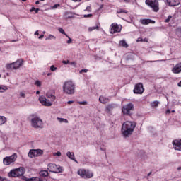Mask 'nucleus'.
I'll use <instances>...</instances> for the list:
<instances>
[{
	"label": "nucleus",
	"instance_id": "f257e3e1",
	"mask_svg": "<svg viewBox=\"0 0 181 181\" xmlns=\"http://www.w3.org/2000/svg\"><path fill=\"white\" fill-rule=\"evenodd\" d=\"M136 127V123L135 122L127 121L123 123L122 127V132L123 136H125V138H127L129 136V135H132V132H134Z\"/></svg>",
	"mask_w": 181,
	"mask_h": 181
},
{
	"label": "nucleus",
	"instance_id": "f03ea898",
	"mask_svg": "<svg viewBox=\"0 0 181 181\" xmlns=\"http://www.w3.org/2000/svg\"><path fill=\"white\" fill-rule=\"evenodd\" d=\"M63 91L65 94L71 95L76 93V85L71 81L64 82L63 85Z\"/></svg>",
	"mask_w": 181,
	"mask_h": 181
},
{
	"label": "nucleus",
	"instance_id": "7ed1b4c3",
	"mask_svg": "<svg viewBox=\"0 0 181 181\" xmlns=\"http://www.w3.org/2000/svg\"><path fill=\"white\" fill-rule=\"evenodd\" d=\"M8 175V177H20V176L25 175V168L20 167L18 168L11 170Z\"/></svg>",
	"mask_w": 181,
	"mask_h": 181
},
{
	"label": "nucleus",
	"instance_id": "20e7f679",
	"mask_svg": "<svg viewBox=\"0 0 181 181\" xmlns=\"http://www.w3.org/2000/svg\"><path fill=\"white\" fill-rule=\"evenodd\" d=\"M22 66H23V59H20L11 64H8L6 65V69L7 70H17V69L22 67Z\"/></svg>",
	"mask_w": 181,
	"mask_h": 181
},
{
	"label": "nucleus",
	"instance_id": "39448f33",
	"mask_svg": "<svg viewBox=\"0 0 181 181\" xmlns=\"http://www.w3.org/2000/svg\"><path fill=\"white\" fill-rule=\"evenodd\" d=\"M31 127L33 128H43V121L37 116H35L31 119Z\"/></svg>",
	"mask_w": 181,
	"mask_h": 181
},
{
	"label": "nucleus",
	"instance_id": "423d86ee",
	"mask_svg": "<svg viewBox=\"0 0 181 181\" xmlns=\"http://www.w3.org/2000/svg\"><path fill=\"white\" fill-rule=\"evenodd\" d=\"M47 168L49 172H52L53 173H62L63 172V168L54 163H49Z\"/></svg>",
	"mask_w": 181,
	"mask_h": 181
},
{
	"label": "nucleus",
	"instance_id": "0eeeda50",
	"mask_svg": "<svg viewBox=\"0 0 181 181\" xmlns=\"http://www.w3.org/2000/svg\"><path fill=\"white\" fill-rule=\"evenodd\" d=\"M78 175H79L81 177H83V179H91V177L94 176L93 172L84 169H79L78 170Z\"/></svg>",
	"mask_w": 181,
	"mask_h": 181
},
{
	"label": "nucleus",
	"instance_id": "6e6552de",
	"mask_svg": "<svg viewBox=\"0 0 181 181\" xmlns=\"http://www.w3.org/2000/svg\"><path fill=\"white\" fill-rule=\"evenodd\" d=\"M146 5L150 6L153 12H158L159 11V1L158 0H146Z\"/></svg>",
	"mask_w": 181,
	"mask_h": 181
},
{
	"label": "nucleus",
	"instance_id": "1a4fd4ad",
	"mask_svg": "<svg viewBox=\"0 0 181 181\" xmlns=\"http://www.w3.org/2000/svg\"><path fill=\"white\" fill-rule=\"evenodd\" d=\"M132 111H134V104L133 103H128L126 105H124L122 109V112L124 114V115L131 116Z\"/></svg>",
	"mask_w": 181,
	"mask_h": 181
},
{
	"label": "nucleus",
	"instance_id": "9d476101",
	"mask_svg": "<svg viewBox=\"0 0 181 181\" xmlns=\"http://www.w3.org/2000/svg\"><path fill=\"white\" fill-rule=\"evenodd\" d=\"M18 158V156L16 154H13L11 156H7L3 159V163L4 165H6V166L11 165V163H13L16 160V158Z\"/></svg>",
	"mask_w": 181,
	"mask_h": 181
},
{
	"label": "nucleus",
	"instance_id": "9b49d317",
	"mask_svg": "<svg viewBox=\"0 0 181 181\" xmlns=\"http://www.w3.org/2000/svg\"><path fill=\"white\" fill-rule=\"evenodd\" d=\"M43 154V151L40 149H37V150H30V152L28 153V156L30 158H37V156H40V155Z\"/></svg>",
	"mask_w": 181,
	"mask_h": 181
},
{
	"label": "nucleus",
	"instance_id": "f8f14e48",
	"mask_svg": "<svg viewBox=\"0 0 181 181\" xmlns=\"http://www.w3.org/2000/svg\"><path fill=\"white\" fill-rule=\"evenodd\" d=\"M133 91L134 94H142L144 91H145V89L144 88V84H142V83L136 84Z\"/></svg>",
	"mask_w": 181,
	"mask_h": 181
},
{
	"label": "nucleus",
	"instance_id": "ddd939ff",
	"mask_svg": "<svg viewBox=\"0 0 181 181\" xmlns=\"http://www.w3.org/2000/svg\"><path fill=\"white\" fill-rule=\"evenodd\" d=\"M121 32V28H119V25L117 24V23H113L110 25V33L112 35H114V33H119Z\"/></svg>",
	"mask_w": 181,
	"mask_h": 181
},
{
	"label": "nucleus",
	"instance_id": "4468645a",
	"mask_svg": "<svg viewBox=\"0 0 181 181\" xmlns=\"http://www.w3.org/2000/svg\"><path fill=\"white\" fill-rule=\"evenodd\" d=\"M39 101L42 105H44L45 107H51L52 103L50 100H47L46 97L45 96H40L39 98Z\"/></svg>",
	"mask_w": 181,
	"mask_h": 181
},
{
	"label": "nucleus",
	"instance_id": "2eb2a0df",
	"mask_svg": "<svg viewBox=\"0 0 181 181\" xmlns=\"http://www.w3.org/2000/svg\"><path fill=\"white\" fill-rule=\"evenodd\" d=\"M173 148L175 151H181V139H175L172 142Z\"/></svg>",
	"mask_w": 181,
	"mask_h": 181
},
{
	"label": "nucleus",
	"instance_id": "dca6fc26",
	"mask_svg": "<svg viewBox=\"0 0 181 181\" xmlns=\"http://www.w3.org/2000/svg\"><path fill=\"white\" fill-rule=\"evenodd\" d=\"M174 74H179L181 73V62L177 63L171 70Z\"/></svg>",
	"mask_w": 181,
	"mask_h": 181
},
{
	"label": "nucleus",
	"instance_id": "f3484780",
	"mask_svg": "<svg viewBox=\"0 0 181 181\" xmlns=\"http://www.w3.org/2000/svg\"><path fill=\"white\" fill-rule=\"evenodd\" d=\"M168 6H177L180 5V1L179 0H166Z\"/></svg>",
	"mask_w": 181,
	"mask_h": 181
},
{
	"label": "nucleus",
	"instance_id": "a211bd4d",
	"mask_svg": "<svg viewBox=\"0 0 181 181\" xmlns=\"http://www.w3.org/2000/svg\"><path fill=\"white\" fill-rule=\"evenodd\" d=\"M115 107H117V105L114 103L109 104L106 106L105 111L107 114H111V111H112Z\"/></svg>",
	"mask_w": 181,
	"mask_h": 181
},
{
	"label": "nucleus",
	"instance_id": "6ab92c4d",
	"mask_svg": "<svg viewBox=\"0 0 181 181\" xmlns=\"http://www.w3.org/2000/svg\"><path fill=\"white\" fill-rule=\"evenodd\" d=\"M47 97L51 99V101L53 102L56 100V96L54 95V91L49 90L47 93Z\"/></svg>",
	"mask_w": 181,
	"mask_h": 181
},
{
	"label": "nucleus",
	"instance_id": "aec40b11",
	"mask_svg": "<svg viewBox=\"0 0 181 181\" xmlns=\"http://www.w3.org/2000/svg\"><path fill=\"white\" fill-rule=\"evenodd\" d=\"M99 103H101V104H107V103H110V98L100 95L99 97Z\"/></svg>",
	"mask_w": 181,
	"mask_h": 181
},
{
	"label": "nucleus",
	"instance_id": "412c9836",
	"mask_svg": "<svg viewBox=\"0 0 181 181\" xmlns=\"http://www.w3.org/2000/svg\"><path fill=\"white\" fill-rule=\"evenodd\" d=\"M141 25H149V23H155V21L151 20L149 18L147 19H141L140 20Z\"/></svg>",
	"mask_w": 181,
	"mask_h": 181
},
{
	"label": "nucleus",
	"instance_id": "4be33fe9",
	"mask_svg": "<svg viewBox=\"0 0 181 181\" xmlns=\"http://www.w3.org/2000/svg\"><path fill=\"white\" fill-rule=\"evenodd\" d=\"M66 156H68V158H69V159H71L72 160H74V162H76V163H77V160H76V158H74V153H71L70 151H68L66 153Z\"/></svg>",
	"mask_w": 181,
	"mask_h": 181
},
{
	"label": "nucleus",
	"instance_id": "5701e85b",
	"mask_svg": "<svg viewBox=\"0 0 181 181\" xmlns=\"http://www.w3.org/2000/svg\"><path fill=\"white\" fill-rule=\"evenodd\" d=\"M73 16H71V13L66 11L64 13V19H71Z\"/></svg>",
	"mask_w": 181,
	"mask_h": 181
},
{
	"label": "nucleus",
	"instance_id": "b1692460",
	"mask_svg": "<svg viewBox=\"0 0 181 181\" xmlns=\"http://www.w3.org/2000/svg\"><path fill=\"white\" fill-rule=\"evenodd\" d=\"M40 176H42V177H47L49 176V172L47 170H41L40 172Z\"/></svg>",
	"mask_w": 181,
	"mask_h": 181
},
{
	"label": "nucleus",
	"instance_id": "393cba45",
	"mask_svg": "<svg viewBox=\"0 0 181 181\" xmlns=\"http://www.w3.org/2000/svg\"><path fill=\"white\" fill-rule=\"evenodd\" d=\"M26 181H46V179H42L40 177H32L30 179H26Z\"/></svg>",
	"mask_w": 181,
	"mask_h": 181
},
{
	"label": "nucleus",
	"instance_id": "a878e982",
	"mask_svg": "<svg viewBox=\"0 0 181 181\" xmlns=\"http://www.w3.org/2000/svg\"><path fill=\"white\" fill-rule=\"evenodd\" d=\"M119 46H122V47H125L126 49L128 47V45L127 44V42L125 40H122L119 41Z\"/></svg>",
	"mask_w": 181,
	"mask_h": 181
},
{
	"label": "nucleus",
	"instance_id": "bb28decb",
	"mask_svg": "<svg viewBox=\"0 0 181 181\" xmlns=\"http://www.w3.org/2000/svg\"><path fill=\"white\" fill-rule=\"evenodd\" d=\"M6 122V117L5 116H0V127Z\"/></svg>",
	"mask_w": 181,
	"mask_h": 181
},
{
	"label": "nucleus",
	"instance_id": "cd10ccee",
	"mask_svg": "<svg viewBox=\"0 0 181 181\" xmlns=\"http://www.w3.org/2000/svg\"><path fill=\"white\" fill-rule=\"evenodd\" d=\"M58 30H59V32L60 33H62V35H64L66 36V37H69V35H67V34L66 33V32L64 31V30L63 28H59L58 29Z\"/></svg>",
	"mask_w": 181,
	"mask_h": 181
},
{
	"label": "nucleus",
	"instance_id": "c85d7f7f",
	"mask_svg": "<svg viewBox=\"0 0 181 181\" xmlns=\"http://www.w3.org/2000/svg\"><path fill=\"white\" fill-rule=\"evenodd\" d=\"M95 29L98 30L100 29V27L98 25H96L95 27H90L88 28V32H93V30H95Z\"/></svg>",
	"mask_w": 181,
	"mask_h": 181
},
{
	"label": "nucleus",
	"instance_id": "c756f323",
	"mask_svg": "<svg viewBox=\"0 0 181 181\" xmlns=\"http://www.w3.org/2000/svg\"><path fill=\"white\" fill-rule=\"evenodd\" d=\"M6 90H8V87L0 85V93H4V91H6Z\"/></svg>",
	"mask_w": 181,
	"mask_h": 181
},
{
	"label": "nucleus",
	"instance_id": "7c9ffc66",
	"mask_svg": "<svg viewBox=\"0 0 181 181\" xmlns=\"http://www.w3.org/2000/svg\"><path fill=\"white\" fill-rule=\"evenodd\" d=\"M58 121H59V122H64L65 124L69 123V120H67L66 119H63V118H57Z\"/></svg>",
	"mask_w": 181,
	"mask_h": 181
},
{
	"label": "nucleus",
	"instance_id": "2f4dec72",
	"mask_svg": "<svg viewBox=\"0 0 181 181\" xmlns=\"http://www.w3.org/2000/svg\"><path fill=\"white\" fill-rule=\"evenodd\" d=\"M39 11H40V9L36 8L35 7H32V8L30 10V11L35 12V13H39Z\"/></svg>",
	"mask_w": 181,
	"mask_h": 181
},
{
	"label": "nucleus",
	"instance_id": "473e14b6",
	"mask_svg": "<svg viewBox=\"0 0 181 181\" xmlns=\"http://www.w3.org/2000/svg\"><path fill=\"white\" fill-rule=\"evenodd\" d=\"M52 39L56 40V37L53 35H49L48 37L45 39V40H52Z\"/></svg>",
	"mask_w": 181,
	"mask_h": 181
},
{
	"label": "nucleus",
	"instance_id": "72a5a7b5",
	"mask_svg": "<svg viewBox=\"0 0 181 181\" xmlns=\"http://www.w3.org/2000/svg\"><path fill=\"white\" fill-rule=\"evenodd\" d=\"M117 13H128V11L121 8V9H119Z\"/></svg>",
	"mask_w": 181,
	"mask_h": 181
},
{
	"label": "nucleus",
	"instance_id": "f704fd0d",
	"mask_svg": "<svg viewBox=\"0 0 181 181\" xmlns=\"http://www.w3.org/2000/svg\"><path fill=\"white\" fill-rule=\"evenodd\" d=\"M158 104H159V102H158V101H154V102H153V103H151V107H158Z\"/></svg>",
	"mask_w": 181,
	"mask_h": 181
},
{
	"label": "nucleus",
	"instance_id": "c9c22d12",
	"mask_svg": "<svg viewBox=\"0 0 181 181\" xmlns=\"http://www.w3.org/2000/svg\"><path fill=\"white\" fill-rule=\"evenodd\" d=\"M170 19H172V16H168L167 19L165 20V23H169L170 22Z\"/></svg>",
	"mask_w": 181,
	"mask_h": 181
},
{
	"label": "nucleus",
	"instance_id": "e433bc0d",
	"mask_svg": "<svg viewBox=\"0 0 181 181\" xmlns=\"http://www.w3.org/2000/svg\"><path fill=\"white\" fill-rule=\"evenodd\" d=\"M91 11H92L91 6H88L84 10V12H91Z\"/></svg>",
	"mask_w": 181,
	"mask_h": 181
},
{
	"label": "nucleus",
	"instance_id": "4c0bfd02",
	"mask_svg": "<svg viewBox=\"0 0 181 181\" xmlns=\"http://www.w3.org/2000/svg\"><path fill=\"white\" fill-rule=\"evenodd\" d=\"M60 6L59 4H54V6H51V9H57Z\"/></svg>",
	"mask_w": 181,
	"mask_h": 181
},
{
	"label": "nucleus",
	"instance_id": "58836bf2",
	"mask_svg": "<svg viewBox=\"0 0 181 181\" xmlns=\"http://www.w3.org/2000/svg\"><path fill=\"white\" fill-rule=\"evenodd\" d=\"M78 104H79V105H87L88 103L87 101H82V102L78 101Z\"/></svg>",
	"mask_w": 181,
	"mask_h": 181
},
{
	"label": "nucleus",
	"instance_id": "ea45409f",
	"mask_svg": "<svg viewBox=\"0 0 181 181\" xmlns=\"http://www.w3.org/2000/svg\"><path fill=\"white\" fill-rule=\"evenodd\" d=\"M35 85L37 87H40V86H42V83L40 82V81H36Z\"/></svg>",
	"mask_w": 181,
	"mask_h": 181
},
{
	"label": "nucleus",
	"instance_id": "a19ab883",
	"mask_svg": "<svg viewBox=\"0 0 181 181\" xmlns=\"http://www.w3.org/2000/svg\"><path fill=\"white\" fill-rule=\"evenodd\" d=\"M57 70V68L54 66V65L51 66L50 71H56Z\"/></svg>",
	"mask_w": 181,
	"mask_h": 181
},
{
	"label": "nucleus",
	"instance_id": "79ce46f5",
	"mask_svg": "<svg viewBox=\"0 0 181 181\" xmlns=\"http://www.w3.org/2000/svg\"><path fill=\"white\" fill-rule=\"evenodd\" d=\"M93 16V14H85L83 16V18H91Z\"/></svg>",
	"mask_w": 181,
	"mask_h": 181
},
{
	"label": "nucleus",
	"instance_id": "37998d69",
	"mask_svg": "<svg viewBox=\"0 0 181 181\" xmlns=\"http://www.w3.org/2000/svg\"><path fill=\"white\" fill-rule=\"evenodd\" d=\"M62 63H63V64H70V61H69V60H67V61L64 60V61H62Z\"/></svg>",
	"mask_w": 181,
	"mask_h": 181
},
{
	"label": "nucleus",
	"instance_id": "c03bdc74",
	"mask_svg": "<svg viewBox=\"0 0 181 181\" xmlns=\"http://www.w3.org/2000/svg\"><path fill=\"white\" fill-rule=\"evenodd\" d=\"M87 71H88V69H81L79 73L81 74L82 73H87Z\"/></svg>",
	"mask_w": 181,
	"mask_h": 181
},
{
	"label": "nucleus",
	"instance_id": "a18cd8bd",
	"mask_svg": "<svg viewBox=\"0 0 181 181\" xmlns=\"http://www.w3.org/2000/svg\"><path fill=\"white\" fill-rule=\"evenodd\" d=\"M20 95H21L23 98H25L26 97V95H25V93H23V92H21V93H20Z\"/></svg>",
	"mask_w": 181,
	"mask_h": 181
},
{
	"label": "nucleus",
	"instance_id": "49530a36",
	"mask_svg": "<svg viewBox=\"0 0 181 181\" xmlns=\"http://www.w3.org/2000/svg\"><path fill=\"white\" fill-rule=\"evenodd\" d=\"M54 155H57V156H62V153L60 151H57Z\"/></svg>",
	"mask_w": 181,
	"mask_h": 181
},
{
	"label": "nucleus",
	"instance_id": "de8ad7c7",
	"mask_svg": "<svg viewBox=\"0 0 181 181\" xmlns=\"http://www.w3.org/2000/svg\"><path fill=\"white\" fill-rule=\"evenodd\" d=\"M68 39H69V40L67 41V43H68V45H70V43H71L73 40H71V38H70V37H69Z\"/></svg>",
	"mask_w": 181,
	"mask_h": 181
},
{
	"label": "nucleus",
	"instance_id": "09e8293b",
	"mask_svg": "<svg viewBox=\"0 0 181 181\" xmlns=\"http://www.w3.org/2000/svg\"><path fill=\"white\" fill-rule=\"evenodd\" d=\"M136 42H144V39H142L141 37H139Z\"/></svg>",
	"mask_w": 181,
	"mask_h": 181
},
{
	"label": "nucleus",
	"instance_id": "8fccbe9b",
	"mask_svg": "<svg viewBox=\"0 0 181 181\" xmlns=\"http://www.w3.org/2000/svg\"><path fill=\"white\" fill-rule=\"evenodd\" d=\"M69 64H71V66H76V62H69Z\"/></svg>",
	"mask_w": 181,
	"mask_h": 181
},
{
	"label": "nucleus",
	"instance_id": "3c124183",
	"mask_svg": "<svg viewBox=\"0 0 181 181\" xmlns=\"http://www.w3.org/2000/svg\"><path fill=\"white\" fill-rule=\"evenodd\" d=\"M43 37H45V35H41L38 37V39H43Z\"/></svg>",
	"mask_w": 181,
	"mask_h": 181
},
{
	"label": "nucleus",
	"instance_id": "603ef678",
	"mask_svg": "<svg viewBox=\"0 0 181 181\" xmlns=\"http://www.w3.org/2000/svg\"><path fill=\"white\" fill-rule=\"evenodd\" d=\"M0 181H6V178H2V177L0 176Z\"/></svg>",
	"mask_w": 181,
	"mask_h": 181
},
{
	"label": "nucleus",
	"instance_id": "864d4df0",
	"mask_svg": "<svg viewBox=\"0 0 181 181\" xmlns=\"http://www.w3.org/2000/svg\"><path fill=\"white\" fill-rule=\"evenodd\" d=\"M73 103H74V101L69 100V101L67 102V104H73Z\"/></svg>",
	"mask_w": 181,
	"mask_h": 181
},
{
	"label": "nucleus",
	"instance_id": "5fc2aeb1",
	"mask_svg": "<svg viewBox=\"0 0 181 181\" xmlns=\"http://www.w3.org/2000/svg\"><path fill=\"white\" fill-rule=\"evenodd\" d=\"M165 112L166 114H170V110L168 109Z\"/></svg>",
	"mask_w": 181,
	"mask_h": 181
},
{
	"label": "nucleus",
	"instance_id": "6e6d98bb",
	"mask_svg": "<svg viewBox=\"0 0 181 181\" xmlns=\"http://www.w3.org/2000/svg\"><path fill=\"white\" fill-rule=\"evenodd\" d=\"M35 35H36L37 36H39V30H37V31L35 33Z\"/></svg>",
	"mask_w": 181,
	"mask_h": 181
},
{
	"label": "nucleus",
	"instance_id": "4d7b16f0",
	"mask_svg": "<svg viewBox=\"0 0 181 181\" xmlns=\"http://www.w3.org/2000/svg\"><path fill=\"white\" fill-rule=\"evenodd\" d=\"M74 2H81L82 0H72Z\"/></svg>",
	"mask_w": 181,
	"mask_h": 181
},
{
	"label": "nucleus",
	"instance_id": "13d9d810",
	"mask_svg": "<svg viewBox=\"0 0 181 181\" xmlns=\"http://www.w3.org/2000/svg\"><path fill=\"white\" fill-rule=\"evenodd\" d=\"M178 87H181V81L177 84Z\"/></svg>",
	"mask_w": 181,
	"mask_h": 181
},
{
	"label": "nucleus",
	"instance_id": "bf43d9fd",
	"mask_svg": "<svg viewBox=\"0 0 181 181\" xmlns=\"http://www.w3.org/2000/svg\"><path fill=\"white\" fill-rule=\"evenodd\" d=\"M39 4H40V2L39 1H37L35 2V5H39Z\"/></svg>",
	"mask_w": 181,
	"mask_h": 181
},
{
	"label": "nucleus",
	"instance_id": "052dcab7",
	"mask_svg": "<svg viewBox=\"0 0 181 181\" xmlns=\"http://www.w3.org/2000/svg\"><path fill=\"white\" fill-rule=\"evenodd\" d=\"M151 175H152V171H151V172L147 175V176H151Z\"/></svg>",
	"mask_w": 181,
	"mask_h": 181
},
{
	"label": "nucleus",
	"instance_id": "680f3d73",
	"mask_svg": "<svg viewBox=\"0 0 181 181\" xmlns=\"http://www.w3.org/2000/svg\"><path fill=\"white\" fill-rule=\"evenodd\" d=\"M143 42H148V39L145 38L144 40H143Z\"/></svg>",
	"mask_w": 181,
	"mask_h": 181
},
{
	"label": "nucleus",
	"instance_id": "e2e57ef3",
	"mask_svg": "<svg viewBox=\"0 0 181 181\" xmlns=\"http://www.w3.org/2000/svg\"><path fill=\"white\" fill-rule=\"evenodd\" d=\"M177 169V170H181V167H178Z\"/></svg>",
	"mask_w": 181,
	"mask_h": 181
},
{
	"label": "nucleus",
	"instance_id": "0e129e2a",
	"mask_svg": "<svg viewBox=\"0 0 181 181\" xmlns=\"http://www.w3.org/2000/svg\"><path fill=\"white\" fill-rule=\"evenodd\" d=\"M36 94H40V91L37 90V91L36 92Z\"/></svg>",
	"mask_w": 181,
	"mask_h": 181
},
{
	"label": "nucleus",
	"instance_id": "69168bd1",
	"mask_svg": "<svg viewBox=\"0 0 181 181\" xmlns=\"http://www.w3.org/2000/svg\"><path fill=\"white\" fill-rule=\"evenodd\" d=\"M124 2H128L129 0H123Z\"/></svg>",
	"mask_w": 181,
	"mask_h": 181
},
{
	"label": "nucleus",
	"instance_id": "338daca9",
	"mask_svg": "<svg viewBox=\"0 0 181 181\" xmlns=\"http://www.w3.org/2000/svg\"><path fill=\"white\" fill-rule=\"evenodd\" d=\"M147 63H152V61H148Z\"/></svg>",
	"mask_w": 181,
	"mask_h": 181
},
{
	"label": "nucleus",
	"instance_id": "774afa93",
	"mask_svg": "<svg viewBox=\"0 0 181 181\" xmlns=\"http://www.w3.org/2000/svg\"><path fill=\"white\" fill-rule=\"evenodd\" d=\"M47 76H50V74H47Z\"/></svg>",
	"mask_w": 181,
	"mask_h": 181
}]
</instances>
